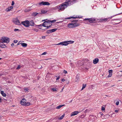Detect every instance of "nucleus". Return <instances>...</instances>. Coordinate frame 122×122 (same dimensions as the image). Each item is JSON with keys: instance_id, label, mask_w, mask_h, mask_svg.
Masks as SVG:
<instances>
[{"instance_id": "nucleus-1", "label": "nucleus", "mask_w": 122, "mask_h": 122, "mask_svg": "<svg viewBox=\"0 0 122 122\" xmlns=\"http://www.w3.org/2000/svg\"><path fill=\"white\" fill-rule=\"evenodd\" d=\"M76 2V0H66L65 2L61 4L59 6H57L56 8L59 10H63L68 6L73 4Z\"/></svg>"}, {"instance_id": "nucleus-2", "label": "nucleus", "mask_w": 122, "mask_h": 122, "mask_svg": "<svg viewBox=\"0 0 122 122\" xmlns=\"http://www.w3.org/2000/svg\"><path fill=\"white\" fill-rule=\"evenodd\" d=\"M78 20H73L72 21V23H71L67 25L68 27L69 28H73L76 27L80 25L79 24L76 23Z\"/></svg>"}, {"instance_id": "nucleus-3", "label": "nucleus", "mask_w": 122, "mask_h": 122, "mask_svg": "<svg viewBox=\"0 0 122 122\" xmlns=\"http://www.w3.org/2000/svg\"><path fill=\"white\" fill-rule=\"evenodd\" d=\"M10 39L7 37H3L0 40V42L1 43L4 42L8 43L9 42Z\"/></svg>"}, {"instance_id": "nucleus-4", "label": "nucleus", "mask_w": 122, "mask_h": 122, "mask_svg": "<svg viewBox=\"0 0 122 122\" xmlns=\"http://www.w3.org/2000/svg\"><path fill=\"white\" fill-rule=\"evenodd\" d=\"M98 20L97 19H95L94 18H85L83 20L84 21L88 20L90 23H96V22Z\"/></svg>"}, {"instance_id": "nucleus-5", "label": "nucleus", "mask_w": 122, "mask_h": 122, "mask_svg": "<svg viewBox=\"0 0 122 122\" xmlns=\"http://www.w3.org/2000/svg\"><path fill=\"white\" fill-rule=\"evenodd\" d=\"M50 5V3L48 2L43 1L41 2L37 3L36 4V5L38 6H40L42 5Z\"/></svg>"}, {"instance_id": "nucleus-6", "label": "nucleus", "mask_w": 122, "mask_h": 122, "mask_svg": "<svg viewBox=\"0 0 122 122\" xmlns=\"http://www.w3.org/2000/svg\"><path fill=\"white\" fill-rule=\"evenodd\" d=\"M21 24L26 27H29V21L28 20H26L25 21L22 22Z\"/></svg>"}, {"instance_id": "nucleus-7", "label": "nucleus", "mask_w": 122, "mask_h": 122, "mask_svg": "<svg viewBox=\"0 0 122 122\" xmlns=\"http://www.w3.org/2000/svg\"><path fill=\"white\" fill-rule=\"evenodd\" d=\"M26 100L24 98H23L20 101V103L22 105L25 106L26 104Z\"/></svg>"}, {"instance_id": "nucleus-8", "label": "nucleus", "mask_w": 122, "mask_h": 122, "mask_svg": "<svg viewBox=\"0 0 122 122\" xmlns=\"http://www.w3.org/2000/svg\"><path fill=\"white\" fill-rule=\"evenodd\" d=\"M81 17H80L79 16H76V17H74V16H71L69 17H67L65 19L68 20V19H70L71 18H81Z\"/></svg>"}, {"instance_id": "nucleus-9", "label": "nucleus", "mask_w": 122, "mask_h": 122, "mask_svg": "<svg viewBox=\"0 0 122 122\" xmlns=\"http://www.w3.org/2000/svg\"><path fill=\"white\" fill-rule=\"evenodd\" d=\"M79 113L77 111H75L73 112H72L71 114V116H72L76 115H77Z\"/></svg>"}, {"instance_id": "nucleus-10", "label": "nucleus", "mask_w": 122, "mask_h": 122, "mask_svg": "<svg viewBox=\"0 0 122 122\" xmlns=\"http://www.w3.org/2000/svg\"><path fill=\"white\" fill-rule=\"evenodd\" d=\"M99 60L98 58H95L93 60V63L94 64H96L98 62Z\"/></svg>"}, {"instance_id": "nucleus-11", "label": "nucleus", "mask_w": 122, "mask_h": 122, "mask_svg": "<svg viewBox=\"0 0 122 122\" xmlns=\"http://www.w3.org/2000/svg\"><path fill=\"white\" fill-rule=\"evenodd\" d=\"M71 41H63V45L66 46H67L70 43V42Z\"/></svg>"}, {"instance_id": "nucleus-12", "label": "nucleus", "mask_w": 122, "mask_h": 122, "mask_svg": "<svg viewBox=\"0 0 122 122\" xmlns=\"http://www.w3.org/2000/svg\"><path fill=\"white\" fill-rule=\"evenodd\" d=\"M14 23L16 24V25H21L19 21V20H16L14 21Z\"/></svg>"}, {"instance_id": "nucleus-13", "label": "nucleus", "mask_w": 122, "mask_h": 122, "mask_svg": "<svg viewBox=\"0 0 122 122\" xmlns=\"http://www.w3.org/2000/svg\"><path fill=\"white\" fill-rule=\"evenodd\" d=\"M34 23L33 21V20L29 21V26L31 25V26H34Z\"/></svg>"}, {"instance_id": "nucleus-14", "label": "nucleus", "mask_w": 122, "mask_h": 122, "mask_svg": "<svg viewBox=\"0 0 122 122\" xmlns=\"http://www.w3.org/2000/svg\"><path fill=\"white\" fill-rule=\"evenodd\" d=\"M13 7L12 6H11L6 9L5 10L7 12H8L10 11L11 9H13Z\"/></svg>"}, {"instance_id": "nucleus-15", "label": "nucleus", "mask_w": 122, "mask_h": 122, "mask_svg": "<svg viewBox=\"0 0 122 122\" xmlns=\"http://www.w3.org/2000/svg\"><path fill=\"white\" fill-rule=\"evenodd\" d=\"M109 19V18H104L103 19H101L100 20V22H106Z\"/></svg>"}, {"instance_id": "nucleus-16", "label": "nucleus", "mask_w": 122, "mask_h": 122, "mask_svg": "<svg viewBox=\"0 0 122 122\" xmlns=\"http://www.w3.org/2000/svg\"><path fill=\"white\" fill-rule=\"evenodd\" d=\"M48 11L47 10H41V13H39L40 14H44L47 13Z\"/></svg>"}, {"instance_id": "nucleus-17", "label": "nucleus", "mask_w": 122, "mask_h": 122, "mask_svg": "<svg viewBox=\"0 0 122 122\" xmlns=\"http://www.w3.org/2000/svg\"><path fill=\"white\" fill-rule=\"evenodd\" d=\"M0 93L4 97H5L6 95V94L3 91H1Z\"/></svg>"}, {"instance_id": "nucleus-18", "label": "nucleus", "mask_w": 122, "mask_h": 122, "mask_svg": "<svg viewBox=\"0 0 122 122\" xmlns=\"http://www.w3.org/2000/svg\"><path fill=\"white\" fill-rule=\"evenodd\" d=\"M0 46L1 48H3L6 47V45L4 44L0 43Z\"/></svg>"}, {"instance_id": "nucleus-19", "label": "nucleus", "mask_w": 122, "mask_h": 122, "mask_svg": "<svg viewBox=\"0 0 122 122\" xmlns=\"http://www.w3.org/2000/svg\"><path fill=\"white\" fill-rule=\"evenodd\" d=\"M21 45L23 47H26L27 46V44L25 43H21Z\"/></svg>"}, {"instance_id": "nucleus-20", "label": "nucleus", "mask_w": 122, "mask_h": 122, "mask_svg": "<svg viewBox=\"0 0 122 122\" xmlns=\"http://www.w3.org/2000/svg\"><path fill=\"white\" fill-rule=\"evenodd\" d=\"M31 10V9L29 8H27L25 9L24 10V11L25 12H27L30 11Z\"/></svg>"}, {"instance_id": "nucleus-21", "label": "nucleus", "mask_w": 122, "mask_h": 122, "mask_svg": "<svg viewBox=\"0 0 122 122\" xmlns=\"http://www.w3.org/2000/svg\"><path fill=\"white\" fill-rule=\"evenodd\" d=\"M38 14V13H37L36 12H33L32 14V15L33 16H35Z\"/></svg>"}, {"instance_id": "nucleus-22", "label": "nucleus", "mask_w": 122, "mask_h": 122, "mask_svg": "<svg viewBox=\"0 0 122 122\" xmlns=\"http://www.w3.org/2000/svg\"><path fill=\"white\" fill-rule=\"evenodd\" d=\"M65 105L64 104V105H59V106H57L56 107V108L57 109H60V108L64 106Z\"/></svg>"}, {"instance_id": "nucleus-23", "label": "nucleus", "mask_w": 122, "mask_h": 122, "mask_svg": "<svg viewBox=\"0 0 122 122\" xmlns=\"http://www.w3.org/2000/svg\"><path fill=\"white\" fill-rule=\"evenodd\" d=\"M65 115V114H63L62 116H61V117H59L58 118V119L59 120H62L63 117H64Z\"/></svg>"}, {"instance_id": "nucleus-24", "label": "nucleus", "mask_w": 122, "mask_h": 122, "mask_svg": "<svg viewBox=\"0 0 122 122\" xmlns=\"http://www.w3.org/2000/svg\"><path fill=\"white\" fill-rule=\"evenodd\" d=\"M48 21L49 22V23H52L55 22L56 21V20H48Z\"/></svg>"}, {"instance_id": "nucleus-25", "label": "nucleus", "mask_w": 122, "mask_h": 122, "mask_svg": "<svg viewBox=\"0 0 122 122\" xmlns=\"http://www.w3.org/2000/svg\"><path fill=\"white\" fill-rule=\"evenodd\" d=\"M52 33V32L51 31V30H48L46 32V33L47 34H50Z\"/></svg>"}, {"instance_id": "nucleus-26", "label": "nucleus", "mask_w": 122, "mask_h": 122, "mask_svg": "<svg viewBox=\"0 0 122 122\" xmlns=\"http://www.w3.org/2000/svg\"><path fill=\"white\" fill-rule=\"evenodd\" d=\"M57 29L55 28V29H51V31L52 32H54L55 31H56L57 30Z\"/></svg>"}, {"instance_id": "nucleus-27", "label": "nucleus", "mask_w": 122, "mask_h": 122, "mask_svg": "<svg viewBox=\"0 0 122 122\" xmlns=\"http://www.w3.org/2000/svg\"><path fill=\"white\" fill-rule=\"evenodd\" d=\"M45 22H46V23L45 24V25H48V24L49 23V21L47 20V21H45Z\"/></svg>"}, {"instance_id": "nucleus-28", "label": "nucleus", "mask_w": 122, "mask_h": 122, "mask_svg": "<svg viewBox=\"0 0 122 122\" xmlns=\"http://www.w3.org/2000/svg\"><path fill=\"white\" fill-rule=\"evenodd\" d=\"M51 89L53 91H57L56 88H51Z\"/></svg>"}, {"instance_id": "nucleus-29", "label": "nucleus", "mask_w": 122, "mask_h": 122, "mask_svg": "<svg viewBox=\"0 0 122 122\" xmlns=\"http://www.w3.org/2000/svg\"><path fill=\"white\" fill-rule=\"evenodd\" d=\"M79 79V76L78 75H77L76 77V79L77 80L76 81H77V80H78Z\"/></svg>"}, {"instance_id": "nucleus-30", "label": "nucleus", "mask_w": 122, "mask_h": 122, "mask_svg": "<svg viewBox=\"0 0 122 122\" xmlns=\"http://www.w3.org/2000/svg\"><path fill=\"white\" fill-rule=\"evenodd\" d=\"M50 10H56V8H51L50 9Z\"/></svg>"}, {"instance_id": "nucleus-31", "label": "nucleus", "mask_w": 122, "mask_h": 122, "mask_svg": "<svg viewBox=\"0 0 122 122\" xmlns=\"http://www.w3.org/2000/svg\"><path fill=\"white\" fill-rule=\"evenodd\" d=\"M46 23V22H44L43 23L42 25V26H43L44 27H46V26L45 25V24Z\"/></svg>"}, {"instance_id": "nucleus-32", "label": "nucleus", "mask_w": 122, "mask_h": 122, "mask_svg": "<svg viewBox=\"0 0 122 122\" xmlns=\"http://www.w3.org/2000/svg\"><path fill=\"white\" fill-rule=\"evenodd\" d=\"M52 25V24H50V25H49V26H48V25H47V26H46V27H47V28H46V29H48V28H49V27H51V25Z\"/></svg>"}, {"instance_id": "nucleus-33", "label": "nucleus", "mask_w": 122, "mask_h": 122, "mask_svg": "<svg viewBox=\"0 0 122 122\" xmlns=\"http://www.w3.org/2000/svg\"><path fill=\"white\" fill-rule=\"evenodd\" d=\"M20 67L21 66H20V65H19L16 68V69L17 70H19L20 68Z\"/></svg>"}, {"instance_id": "nucleus-34", "label": "nucleus", "mask_w": 122, "mask_h": 122, "mask_svg": "<svg viewBox=\"0 0 122 122\" xmlns=\"http://www.w3.org/2000/svg\"><path fill=\"white\" fill-rule=\"evenodd\" d=\"M30 105V103L29 102H27V103H26V104H25V105H26L27 106H29Z\"/></svg>"}, {"instance_id": "nucleus-35", "label": "nucleus", "mask_w": 122, "mask_h": 122, "mask_svg": "<svg viewBox=\"0 0 122 122\" xmlns=\"http://www.w3.org/2000/svg\"><path fill=\"white\" fill-rule=\"evenodd\" d=\"M86 86V84H85V85L83 84L82 85V87L84 88H85Z\"/></svg>"}, {"instance_id": "nucleus-36", "label": "nucleus", "mask_w": 122, "mask_h": 122, "mask_svg": "<svg viewBox=\"0 0 122 122\" xmlns=\"http://www.w3.org/2000/svg\"><path fill=\"white\" fill-rule=\"evenodd\" d=\"M112 70H110L109 71V73H111L112 74Z\"/></svg>"}, {"instance_id": "nucleus-37", "label": "nucleus", "mask_w": 122, "mask_h": 122, "mask_svg": "<svg viewBox=\"0 0 122 122\" xmlns=\"http://www.w3.org/2000/svg\"><path fill=\"white\" fill-rule=\"evenodd\" d=\"M112 73H109V75L108 76V77H111L112 76Z\"/></svg>"}, {"instance_id": "nucleus-38", "label": "nucleus", "mask_w": 122, "mask_h": 122, "mask_svg": "<svg viewBox=\"0 0 122 122\" xmlns=\"http://www.w3.org/2000/svg\"><path fill=\"white\" fill-rule=\"evenodd\" d=\"M19 30H20L19 29H15L14 30V31H19Z\"/></svg>"}, {"instance_id": "nucleus-39", "label": "nucleus", "mask_w": 122, "mask_h": 122, "mask_svg": "<svg viewBox=\"0 0 122 122\" xmlns=\"http://www.w3.org/2000/svg\"><path fill=\"white\" fill-rule=\"evenodd\" d=\"M15 4L14 2V1H12V2L11 5L12 6L13 5Z\"/></svg>"}, {"instance_id": "nucleus-40", "label": "nucleus", "mask_w": 122, "mask_h": 122, "mask_svg": "<svg viewBox=\"0 0 122 122\" xmlns=\"http://www.w3.org/2000/svg\"><path fill=\"white\" fill-rule=\"evenodd\" d=\"M47 53V52H44L42 53L41 55H46V54Z\"/></svg>"}, {"instance_id": "nucleus-41", "label": "nucleus", "mask_w": 122, "mask_h": 122, "mask_svg": "<svg viewBox=\"0 0 122 122\" xmlns=\"http://www.w3.org/2000/svg\"><path fill=\"white\" fill-rule=\"evenodd\" d=\"M63 72L65 74H66L67 73V71L65 70H64L63 71Z\"/></svg>"}, {"instance_id": "nucleus-42", "label": "nucleus", "mask_w": 122, "mask_h": 122, "mask_svg": "<svg viewBox=\"0 0 122 122\" xmlns=\"http://www.w3.org/2000/svg\"><path fill=\"white\" fill-rule=\"evenodd\" d=\"M60 78V76H58V77L56 78V81L58 80H59V79Z\"/></svg>"}, {"instance_id": "nucleus-43", "label": "nucleus", "mask_w": 122, "mask_h": 122, "mask_svg": "<svg viewBox=\"0 0 122 122\" xmlns=\"http://www.w3.org/2000/svg\"><path fill=\"white\" fill-rule=\"evenodd\" d=\"M119 102L118 101L116 103V105H118L119 104Z\"/></svg>"}, {"instance_id": "nucleus-44", "label": "nucleus", "mask_w": 122, "mask_h": 122, "mask_svg": "<svg viewBox=\"0 0 122 122\" xmlns=\"http://www.w3.org/2000/svg\"><path fill=\"white\" fill-rule=\"evenodd\" d=\"M18 41L16 40H14V42L15 43H17Z\"/></svg>"}, {"instance_id": "nucleus-45", "label": "nucleus", "mask_w": 122, "mask_h": 122, "mask_svg": "<svg viewBox=\"0 0 122 122\" xmlns=\"http://www.w3.org/2000/svg\"><path fill=\"white\" fill-rule=\"evenodd\" d=\"M24 90L25 91H26L28 90V89L27 88H25L24 89Z\"/></svg>"}, {"instance_id": "nucleus-46", "label": "nucleus", "mask_w": 122, "mask_h": 122, "mask_svg": "<svg viewBox=\"0 0 122 122\" xmlns=\"http://www.w3.org/2000/svg\"><path fill=\"white\" fill-rule=\"evenodd\" d=\"M101 109L102 111H104L105 110V108L104 107H102Z\"/></svg>"}, {"instance_id": "nucleus-47", "label": "nucleus", "mask_w": 122, "mask_h": 122, "mask_svg": "<svg viewBox=\"0 0 122 122\" xmlns=\"http://www.w3.org/2000/svg\"><path fill=\"white\" fill-rule=\"evenodd\" d=\"M20 41H19V42H18L17 44V45H18L20 44H21V43H20Z\"/></svg>"}, {"instance_id": "nucleus-48", "label": "nucleus", "mask_w": 122, "mask_h": 122, "mask_svg": "<svg viewBox=\"0 0 122 122\" xmlns=\"http://www.w3.org/2000/svg\"><path fill=\"white\" fill-rule=\"evenodd\" d=\"M63 42H61L60 43V45H63Z\"/></svg>"}, {"instance_id": "nucleus-49", "label": "nucleus", "mask_w": 122, "mask_h": 122, "mask_svg": "<svg viewBox=\"0 0 122 122\" xmlns=\"http://www.w3.org/2000/svg\"><path fill=\"white\" fill-rule=\"evenodd\" d=\"M42 38L43 39H45V36H43L42 37Z\"/></svg>"}, {"instance_id": "nucleus-50", "label": "nucleus", "mask_w": 122, "mask_h": 122, "mask_svg": "<svg viewBox=\"0 0 122 122\" xmlns=\"http://www.w3.org/2000/svg\"><path fill=\"white\" fill-rule=\"evenodd\" d=\"M109 116V115H105L104 116V117H106V116Z\"/></svg>"}, {"instance_id": "nucleus-51", "label": "nucleus", "mask_w": 122, "mask_h": 122, "mask_svg": "<svg viewBox=\"0 0 122 122\" xmlns=\"http://www.w3.org/2000/svg\"><path fill=\"white\" fill-rule=\"evenodd\" d=\"M14 45V44L13 43H12L11 44V46H13Z\"/></svg>"}, {"instance_id": "nucleus-52", "label": "nucleus", "mask_w": 122, "mask_h": 122, "mask_svg": "<svg viewBox=\"0 0 122 122\" xmlns=\"http://www.w3.org/2000/svg\"><path fill=\"white\" fill-rule=\"evenodd\" d=\"M2 102V99L0 98V102Z\"/></svg>"}, {"instance_id": "nucleus-53", "label": "nucleus", "mask_w": 122, "mask_h": 122, "mask_svg": "<svg viewBox=\"0 0 122 122\" xmlns=\"http://www.w3.org/2000/svg\"><path fill=\"white\" fill-rule=\"evenodd\" d=\"M118 111L117 110H115V112H118Z\"/></svg>"}, {"instance_id": "nucleus-54", "label": "nucleus", "mask_w": 122, "mask_h": 122, "mask_svg": "<svg viewBox=\"0 0 122 122\" xmlns=\"http://www.w3.org/2000/svg\"><path fill=\"white\" fill-rule=\"evenodd\" d=\"M65 81V80L64 79H62V81Z\"/></svg>"}, {"instance_id": "nucleus-55", "label": "nucleus", "mask_w": 122, "mask_h": 122, "mask_svg": "<svg viewBox=\"0 0 122 122\" xmlns=\"http://www.w3.org/2000/svg\"><path fill=\"white\" fill-rule=\"evenodd\" d=\"M55 45H60V43H58V44H55Z\"/></svg>"}, {"instance_id": "nucleus-56", "label": "nucleus", "mask_w": 122, "mask_h": 122, "mask_svg": "<svg viewBox=\"0 0 122 122\" xmlns=\"http://www.w3.org/2000/svg\"><path fill=\"white\" fill-rule=\"evenodd\" d=\"M41 25H37V26H41Z\"/></svg>"}, {"instance_id": "nucleus-57", "label": "nucleus", "mask_w": 122, "mask_h": 122, "mask_svg": "<svg viewBox=\"0 0 122 122\" xmlns=\"http://www.w3.org/2000/svg\"><path fill=\"white\" fill-rule=\"evenodd\" d=\"M84 88H83V87H82V88H81V90H83V89H84Z\"/></svg>"}, {"instance_id": "nucleus-58", "label": "nucleus", "mask_w": 122, "mask_h": 122, "mask_svg": "<svg viewBox=\"0 0 122 122\" xmlns=\"http://www.w3.org/2000/svg\"><path fill=\"white\" fill-rule=\"evenodd\" d=\"M2 75V74H0V76H1Z\"/></svg>"}, {"instance_id": "nucleus-59", "label": "nucleus", "mask_w": 122, "mask_h": 122, "mask_svg": "<svg viewBox=\"0 0 122 122\" xmlns=\"http://www.w3.org/2000/svg\"><path fill=\"white\" fill-rule=\"evenodd\" d=\"M69 83V81H68V82H67V84H68Z\"/></svg>"}, {"instance_id": "nucleus-60", "label": "nucleus", "mask_w": 122, "mask_h": 122, "mask_svg": "<svg viewBox=\"0 0 122 122\" xmlns=\"http://www.w3.org/2000/svg\"><path fill=\"white\" fill-rule=\"evenodd\" d=\"M35 30L36 31H38V30Z\"/></svg>"}, {"instance_id": "nucleus-61", "label": "nucleus", "mask_w": 122, "mask_h": 122, "mask_svg": "<svg viewBox=\"0 0 122 122\" xmlns=\"http://www.w3.org/2000/svg\"><path fill=\"white\" fill-rule=\"evenodd\" d=\"M72 100H71L70 102H72Z\"/></svg>"}, {"instance_id": "nucleus-62", "label": "nucleus", "mask_w": 122, "mask_h": 122, "mask_svg": "<svg viewBox=\"0 0 122 122\" xmlns=\"http://www.w3.org/2000/svg\"><path fill=\"white\" fill-rule=\"evenodd\" d=\"M86 68V69H87V70H88V68Z\"/></svg>"}, {"instance_id": "nucleus-63", "label": "nucleus", "mask_w": 122, "mask_h": 122, "mask_svg": "<svg viewBox=\"0 0 122 122\" xmlns=\"http://www.w3.org/2000/svg\"><path fill=\"white\" fill-rule=\"evenodd\" d=\"M60 22H56V23H60Z\"/></svg>"}, {"instance_id": "nucleus-64", "label": "nucleus", "mask_w": 122, "mask_h": 122, "mask_svg": "<svg viewBox=\"0 0 122 122\" xmlns=\"http://www.w3.org/2000/svg\"><path fill=\"white\" fill-rule=\"evenodd\" d=\"M30 97H32L31 96H30Z\"/></svg>"}]
</instances>
